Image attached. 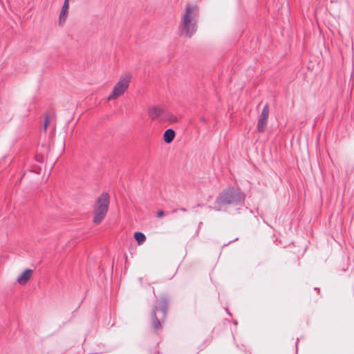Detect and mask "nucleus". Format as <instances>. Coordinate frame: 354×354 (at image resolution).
Masks as SVG:
<instances>
[{
  "label": "nucleus",
  "mask_w": 354,
  "mask_h": 354,
  "mask_svg": "<svg viewBox=\"0 0 354 354\" xmlns=\"http://www.w3.org/2000/svg\"><path fill=\"white\" fill-rule=\"evenodd\" d=\"M175 137V131L172 129H167L163 134V139L165 143H171Z\"/></svg>",
  "instance_id": "9d476101"
},
{
  "label": "nucleus",
  "mask_w": 354,
  "mask_h": 354,
  "mask_svg": "<svg viewBox=\"0 0 354 354\" xmlns=\"http://www.w3.org/2000/svg\"><path fill=\"white\" fill-rule=\"evenodd\" d=\"M148 115L152 120L160 121L171 120L173 115L160 106H153L149 109Z\"/></svg>",
  "instance_id": "423d86ee"
},
{
  "label": "nucleus",
  "mask_w": 354,
  "mask_h": 354,
  "mask_svg": "<svg viewBox=\"0 0 354 354\" xmlns=\"http://www.w3.org/2000/svg\"><path fill=\"white\" fill-rule=\"evenodd\" d=\"M165 213L162 210H160L157 212V217L158 218H161L164 216Z\"/></svg>",
  "instance_id": "ddd939ff"
},
{
  "label": "nucleus",
  "mask_w": 354,
  "mask_h": 354,
  "mask_svg": "<svg viewBox=\"0 0 354 354\" xmlns=\"http://www.w3.org/2000/svg\"><path fill=\"white\" fill-rule=\"evenodd\" d=\"M200 120H201L202 122H206L207 119H206L205 117H201V118H200Z\"/></svg>",
  "instance_id": "4468645a"
},
{
  "label": "nucleus",
  "mask_w": 354,
  "mask_h": 354,
  "mask_svg": "<svg viewBox=\"0 0 354 354\" xmlns=\"http://www.w3.org/2000/svg\"><path fill=\"white\" fill-rule=\"evenodd\" d=\"M215 210L216 211H221V209H218V208H214Z\"/></svg>",
  "instance_id": "f3484780"
},
{
  "label": "nucleus",
  "mask_w": 354,
  "mask_h": 354,
  "mask_svg": "<svg viewBox=\"0 0 354 354\" xmlns=\"http://www.w3.org/2000/svg\"><path fill=\"white\" fill-rule=\"evenodd\" d=\"M269 115V106L266 104L264 105L263 110L259 117L257 123V131L259 133H263L265 131V128L268 123V118Z\"/></svg>",
  "instance_id": "0eeeda50"
},
{
  "label": "nucleus",
  "mask_w": 354,
  "mask_h": 354,
  "mask_svg": "<svg viewBox=\"0 0 354 354\" xmlns=\"http://www.w3.org/2000/svg\"><path fill=\"white\" fill-rule=\"evenodd\" d=\"M198 17V10L196 6H186L180 26V31L184 32L186 37H191L196 32Z\"/></svg>",
  "instance_id": "f03ea898"
},
{
  "label": "nucleus",
  "mask_w": 354,
  "mask_h": 354,
  "mask_svg": "<svg viewBox=\"0 0 354 354\" xmlns=\"http://www.w3.org/2000/svg\"><path fill=\"white\" fill-rule=\"evenodd\" d=\"M234 324L235 325H236V324H237V322L235 321V322H234Z\"/></svg>",
  "instance_id": "6ab92c4d"
},
{
  "label": "nucleus",
  "mask_w": 354,
  "mask_h": 354,
  "mask_svg": "<svg viewBox=\"0 0 354 354\" xmlns=\"http://www.w3.org/2000/svg\"><path fill=\"white\" fill-rule=\"evenodd\" d=\"M68 3L69 1L68 0H64V4L62 6L59 17V24H62L65 22L67 15H68Z\"/></svg>",
  "instance_id": "1a4fd4ad"
},
{
  "label": "nucleus",
  "mask_w": 354,
  "mask_h": 354,
  "mask_svg": "<svg viewBox=\"0 0 354 354\" xmlns=\"http://www.w3.org/2000/svg\"><path fill=\"white\" fill-rule=\"evenodd\" d=\"M134 239L136 240L138 245H141L145 242L146 236L142 232H136L134 233Z\"/></svg>",
  "instance_id": "9b49d317"
},
{
  "label": "nucleus",
  "mask_w": 354,
  "mask_h": 354,
  "mask_svg": "<svg viewBox=\"0 0 354 354\" xmlns=\"http://www.w3.org/2000/svg\"><path fill=\"white\" fill-rule=\"evenodd\" d=\"M156 302H158L156 299ZM169 300L165 295L160 297L159 304L156 303L151 312L152 327L158 330L162 328L160 319L163 320L167 315Z\"/></svg>",
  "instance_id": "7ed1b4c3"
},
{
  "label": "nucleus",
  "mask_w": 354,
  "mask_h": 354,
  "mask_svg": "<svg viewBox=\"0 0 354 354\" xmlns=\"http://www.w3.org/2000/svg\"><path fill=\"white\" fill-rule=\"evenodd\" d=\"M110 203V196L107 192H102L96 200L93 207V219L95 224L100 223L105 218Z\"/></svg>",
  "instance_id": "20e7f679"
},
{
  "label": "nucleus",
  "mask_w": 354,
  "mask_h": 354,
  "mask_svg": "<svg viewBox=\"0 0 354 354\" xmlns=\"http://www.w3.org/2000/svg\"><path fill=\"white\" fill-rule=\"evenodd\" d=\"M131 76L126 74L120 78V80L115 85L113 91L108 97L109 100H114L122 95L128 88Z\"/></svg>",
  "instance_id": "39448f33"
},
{
  "label": "nucleus",
  "mask_w": 354,
  "mask_h": 354,
  "mask_svg": "<svg viewBox=\"0 0 354 354\" xmlns=\"http://www.w3.org/2000/svg\"><path fill=\"white\" fill-rule=\"evenodd\" d=\"M245 194L239 187H228L217 196L215 203L218 205H239L245 201Z\"/></svg>",
  "instance_id": "f257e3e1"
},
{
  "label": "nucleus",
  "mask_w": 354,
  "mask_h": 354,
  "mask_svg": "<svg viewBox=\"0 0 354 354\" xmlns=\"http://www.w3.org/2000/svg\"><path fill=\"white\" fill-rule=\"evenodd\" d=\"M32 274V270L30 269H26L19 277H17V282L21 285L26 284L30 279Z\"/></svg>",
  "instance_id": "6e6552de"
},
{
  "label": "nucleus",
  "mask_w": 354,
  "mask_h": 354,
  "mask_svg": "<svg viewBox=\"0 0 354 354\" xmlns=\"http://www.w3.org/2000/svg\"><path fill=\"white\" fill-rule=\"evenodd\" d=\"M180 209V211H183V212H185L186 211V209L184 208V207H182Z\"/></svg>",
  "instance_id": "dca6fc26"
},
{
  "label": "nucleus",
  "mask_w": 354,
  "mask_h": 354,
  "mask_svg": "<svg viewBox=\"0 0 354 354\" xmlns=\"http://www.w3.org/2000/svg\"><path fill=\"white\" fill-rule=\"evenodd\" d=\"M139 280H140V282H142V277L139 278Z\"/></svg>",
  "instance_id": "a211bd4d"
},
{
  "label": "nucleus",
  "mask_w": 354,
  "mask_h": 354,
  "mask_svg": "<svg viewBox=\"0 0 354 354\" xmlns=\"http://www.w3.org/2000/svg\"><path fill=\"white\" fill-rule=\"evenodd\" d=\"M299 341V339L297 338V341H296V343H295L296 352H297V346H298Z\"/></svg>",
  "instance_id": "2eb2a0df"
},
{
  "label": "nucleus",
  "mask_w": 354,
  "mask_h": 354,
  "mask_svg": "<svg viewBox=\"0 0 354 354\" xmlns=\"http://www.w3.org/2000/svg\"><path fill=\"white\" fill-rule=\"evenodd\" d=\"M49 123H50L49 116L46 114L45 115V120H44V131H46L47 127L49 124Z\"/></svg>",
  "instance_id": "f8f14e48"
}]
</instances>
